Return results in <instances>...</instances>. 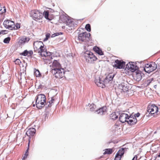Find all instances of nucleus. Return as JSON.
I'll use <instances>...</instances> for the list:
<instances>
[{"instance_id": "11", "label": "nucleus", "mask_w": 160, "mask_h": 160, "mask_svg": "<svg viewBox=\"0 0 160 160\" xmlns=\"http://www.w3.org/2000/svg\"><path fill=\"white\" fill-rule=\"evenodd\" d=\"M44 50L41 52L40 54H39L40 55L41 57L44 56L45 57V60H48L49 61H51L52 62V57H51V52H47V51L46 50L45 48L44 49Z\"/></svg>"}, {"instance_id": "5", "label": "nucleus", "mask_w": 160, "mask_h": 160, "mask_svg": "<svg viewBox=\"0 0 160 160\" xmlns=\"http://www.w3.org/2000/svg\"><path fill=\"white\" fill-rule=\"evenodd\" d=\"M52 72L56 78H62L64 75V70L61 68L56 69H53L52 70Z\"/></svg>"}, {"instance_id": "42", "label": "nucleus", "mask_w": 160, "mask_h": 160, "mask_svg": "<svg viewBox=\"0 0 160 160\" xmlns=\"http://www.w3.org/2000/svg\"><path fill=\"white\" fill-rule=\"evenodd\" d=\"M30 143V140H29V142L28 143V148H27V150L26 151V152L25 153H26V154H28V150H29V145Z\"/></svg>"}, {"instance_id": "22", "label": "nucleus", "mask_w": 160, "mask_h": 160, "mask_svg": "<svg viewBox=\"0 0 160 160\" xmlns=\"http://www.w3.org/2000/svg\"><path fill=\"white\" fill-rule=\"evenodd\" d=\"M93 49L95 52L100 55L103 54V52L102 50L97 47H94L93 48Z\"/></svg>"}, {"instance_id": "10", "label": "nucleus", "mask_w": 160, "mask_h": 160, "mask_svg": "<svg viewBox=\"0 0 160 160\" xmlns=\"http://www.w3.org/2000/svg\"><path fill=\"white\" fill-rule=\"evenodd\" d=\"M127 83L122 82L119 84L118 90L121 93L126 92L128 91L129 87L128 86Z\"/></svg>"}, {"instance_id": "29", "label": "nucleus", "mask_w": 160, "mask_h": 160, "mask_svg": "<svg viewBox=\"0 0 160 160\" xmlns=\"http://www.w3.org/2000/svg\"><path fill=\"white\" fill-rule=\"evenodd\" d=\"M34 74L36 77H39L41 76L40 73L38 70L35 69L34 71Z\"/></svg>"}, {"instance_id": "35", "label": "nucleus", "mask_w": 160, "mask_h": 160, "mask_svg": "<svg viewBox=\"0 0 160 160\" xmlns=\"http://www.w3.org/2000/svg\"><path fill=\"white\" fill-rule=\"evenodd\" d=\"M21 63L20 60L18 59H16L15 61V63L16 64L19 65Z\"/></svg>"}, {"instance_id": "28", "label": "nucleus", "mask_w": 160, "mask_h": 160, "mask_svg": "<svg viewBox=\"0 0 160 160\" xmlns=\"http://www.w3.org/2000/svg\"><path fill=\"white\" fill-rule=\"evenodd\" d=\"M43 16H44V17L48 20H50L48 18L49 12L47 11H44L43 12Z\"/></svg>"}, {"instance_id": "21", "label": "nucleus", "mask_w": 160, "mask_h": 160, "mask_svg": "<svg viewBox=\"0 0 160 160\" xmlns=\"http://www.w3.org/2000/svg\"><path fill=\"white\" fill-rule=\"evenodd\" d=\"M29 40V38L24 36L19 40V43L21 44H23L25 43L28 42Z\"/></svg>"}, {"instance_id": "32", "label": "nucleus", "mask_w": 160, "mask_h": 160, "mask_svg": "<svg viewBox=\"0 0 160 160\" xmlns=\"http://www.w3.org/2000/svg\"><path fill=\"white\" fill-rule=\"evenodd\" d=\"M51 35L49 33H47L46 34V38L43 39L44 41H47L48 39L50 37Z\"/></svg>"}, {"instance_id": "26", "label": "nucleus", "mask_w": 160, "mask_h": 160, "mask_svg": "<svg viewBox=\"0 0 160 160\" xmlns=\"http://www.w3.org/2000/svg\"><path fill=\"white\" fill-rule=\"evenodd\" d=\"M112 152V149L111 148L106 149L105 152L103 153V154H111Z\"/></svg>"}, {"instance_id": "25", "label": "nucleus", "mask_w": 160, "mask_h": 160, "mask_svg": "<svg viewBox=\"0 0 160 160\" xmlns=\"http://www.w3.org/2000/svg\"><path fill=\"white\" fill-rule=\"evenodd\" d=\"M127 149L126 148H122L119 150L117 154L119 155H120L122 156L123 155L125 150H126Z\"/></svg>"}, {"instance_id": "23", "label": "nucleus", "mask_w": 160, "mask_h": 160, "mask_svg": "<svg viewBox=\"0 0 160 160\" xmlns=\"http://www.w3.org/2000/svg\"><path fill=\"white\" fill-rule=\"evenodd\" d=\"M50 98L49 99V101L46 103V105H47V106L46 107H50L52 106V104L54 103V102L55 101V99L54 98V97H51V98L50 100H49Z\"/></svg>"}, {"instance_id": "20", "label": "nucleus", "mask_w": 160, "mask_h": 160, "mask_svg": "<svg viewBox=\"0 0 160 160\" xmlns=\"http://www.w3.org/2000/svg\"><path fill=\"white\" fill-rule=\"evenodd\" d=\"M61 65L57 60H54L53 62V63L52 65V70L53 69H55L60 68L61 67Z\"/></svg>"}, {"instance_id": "41", "label": "nucleus", "mask_w": 160, "mask_h": 160, "mask_svg": "<svg viewBox=\"0 0 160 160\" xmlns=\"http://www.w3.org/2000/svg\"><path fill=\"white\" fill-rule=\"evenodd\" d=\"M7 30H2L0 32V33L1 34H6V33H7Z\"/></svg>"}, {"instance_id": "45", "label": "nucleus", "mask_w": 160, "mask_h": 160, "mask_svg": "<svg viewBox=\"0 0 160 160\" xmlns=\"http://www.w3.org/2000/svg\"><path fill=\"white\" fill-rule=\"evenodd\" d=\"M158 156L159 157H160V153H159V155H158Z\"/></svg>"}, {"instance_id": "31", "label": "nucleus", "mask_w": 160, "mask_h": 160, "mask_svg": "<svg viewBox=\"0 0 160 160\" xmlns=\"http://www.w3.org/2000/svg\"><path fill=\"white\" fill-rule=\"evenodd\" d=\"M85 28L88 32H90L91 30V26L89 24H88L85 26Z\"/></svg>"}, {"instance_id": "13", "label": "nucleus", "mask_w": 160, "mask_h": 160, "mask_svg": "<svg viewBox=\"0 0 160 160\" xmlns=\"http://www.w3.org/2000/svg\"><path fill=\"white\" fill-rule=\"evenodd\" d=\"M148 112L149 114H153L158 111V108L155 105H149L147 108Z\"/></svg>"}, {"instance_id": "24", "label": "nucleus", "mask_w": 160, "mask_h": 160, "mask_svg": "<svg viewBox=\"0 0 160 160\" xmlns=\"http://www.w3.org/2000/svg\"><path fill=\"white\" fill-rule=\"evenodd\" d=\"M119 113L118 112L112 113L110 116V117L112 119L115 120L118 118Z\"/></svg>"}, {"instance_id": "17", "label": "nucleus", "mask_w": 160, "mask_h": 160, "mask_svg": "<svg viewBox=\"0 0 160 160\" xmlns=\"http://www.w3.org/2000/svg\"><path fill=\"white\" fill-rule=\"evenodd\" d=\"M127 122L130 125H133L135 124L137 122V120L135 117L133 116V115L132 114L128 117Z\"/></svg>"}, {"instance_id": "2", "label": "nucleus", "mask_w": 160, "mask_h": 160, "mask_svg": "<svg viewBox=\"0 0 160 160\" xmlns=\"http://www.w3.org/2000/svg\"><path fill=\"white\" fill-rule=\"evenodd\" d=\"M46 98L45 96L43 94L38 95L37 97L36 104L37 107L41 109L45 106L44 103L46 102Z\"/></svg>"}, {"instance_id": "3", "label": "nucleus", "mask_w": 160, "mask_h": 160, "mask_svg": "<svg viewBox=\"0 0 160 160\" xmlns=\"http://www.w3.org/2000/svg\"><path fill=\"white\" fill-rule=\"evenodd\" d=\"M84 58L87 62L91 63H93L97 59L94 54L89 51H87L85 52Z\"/></svg>"}, {"instance_id": "8", "label": "nucleus", "mask_w": 160, "mask_h": 160, "mask_svg": "<svg viewBox=\"0 0 160 160\" xmlns=\"http://www.w3.org/2000/svg\"><path fill=\"white\" fill-rule=\"evenodd\" d=\"M90 36V33L87 32H83L79 34L78 37V40L79 41L86 42L88 40Z\"/></svg>"}, {"instance_id": "43", "label": "nucleus", "mask_w": 160, "mask_h": 160, "mask_svg": "<svg viewBox=\"0 0 160 160\" xmlns=\"http://www.w3.org/2000/svg\"><path fill=\"white\" fill-rule=\"evenodd\" d=\"M137 157L135 156L133 158L132 160H137Z\"/></svg>"}, {"instance_id": "30", "label": "nucleus", "mask_w": 160, "mask_h": 160, "mask_svg": "<svg viewBox=\"0 0 160 160\" xmlns=\"http://www.w3.org/2000/svg\"><path fill=\"white\" fill-rule=\"evenodd\" d=\"M11 38L10 37H8V38H5L3 40V42L5 43H8L10 41V40Z\"/></svg>"}, {"instance_id": "37", "label": "nucleus", "mask_w": 160, "mask_h": 160, "mask_svg": "<svg viewBox=\"0 0 160 160\" xmlns=\"http://www.w3.org/2000/svg\"><path fill=\"white\" fill-rule=\"evenodd\" d=\"M20 28V24L18 23H17L15 25V28H14L15 29H17Z\"/></svg>"}, {"instance_id": "16", "label": "nucleus", "mask_w": 160, "mask_h": 160, "mask_svg": "<svg viewBox=\"0 0 160 160\" xmlns=\"http://www.w3.org/2000/svg\"><path fill=\"white\" fill-rule=\"evenodd\" d=\"M128 114L125 113H122L120 115L119 119L121 122L124 123L127 122V120L128 119Z\"/></svg>"}, {"instance_id": "9", "label": "nucleus", "mask_w": 160, "mask_h": 160, "mask_svg": "<svg viewBox=\"0 0 160 160\" xmlns=\"http://www.w3.org/2000/svg\"><path fill=\"white\" fill-rule=\"evenodd\" d=\"M4 27L10 30H12L15 28V25L14 22L8 20H5L3 22Z\"/></svg>"}, {"instance_id": "36", "label": "nucleus", "mask_w": 160, "mask_h": 160, "mask_svg": "<svg viewBox=\"0 0 160 160\" xmlns=\"http://www.w3.org/2000/svg\"><path fill=\"white\" fill-rule=\"evenodd\" d=\"M153 80V78H151V79L147 80L146 81V82L147 84V85H149Z\"/></svg>"}, {"instance_id": "15", "label": "nucleus", "mask_w": 160, "mask_h": 160, "mask_svg": "<svg viewBox=\"0 0 160 160\" xmlns=\"http://www.w3.org/2000/svg\"><path fill=\"white\" fill-rule=\"evenodd\" d=\"M66 22V28L69 30H72L74 28V25L73 22L71 19H67Z\"/></svg>"}, {"instance_id": "7", "label": "nucleus", "mask_w": 160, "mask_h": 160, "mask_svg": "<svg viewBox=\"0 0 160 160\" xmlns=\"http://www.w3.org/2000/svg\"><path fill=\"white\" fill-rule=\"evenodd\" d=\"M157 67V65L155 62H151L150 64L145 65L144 67L145 72L149 73L155 70Z\"/></svg>"}, {"instance_id": "38", "label": "nucleus", "mask_w": 160, "mask_h": 160, "mask_svg": "<svg viewBox=\"0 0 160 160\" xmlns=\"http://www.w3.org/2000/svg\"><path fill=\"white\" fill-rule=\"evenodd\" d=\"M59 34L58 32H56L52 34L51 36V37L52 38H53L55 37V36H58V35H59Z\"/></svg>"}, {"instance_id": "12", "label": "nucleus", "mask_w": 160, "mask_h": 160, "mask_svg": "<svg viewBox=\"0 0 160 160\" xmlns=\"http://www.w3.org/2000/svg\"><path fill=\"white\" fill-rule=\"evenodd\" d=\"M125 64L124 62L117 59L115 61L114 64L113 65V66L117 68L122 69L124 68Z\"/></svg>"}, {"instance_id": "18", "label": "nucleus", "mask_w": 160, "mask_h": 160, "mask_svg": "<svg viewBox=\"0 0 160 160\" xmlns=\"http://www.w3.org/2000/svg\"><path fill=\"white\" fill-rule=\"evenodd\" d=\"M35 132L36 130L34 128H30L27 131L26 134L30 138L34 135Z\"/></svg>"}, {"instance_id": "1", "label": "nucleus", "mask_w": 160, "mask_h": 160, "mask_svg": "<svg viewBox=\"0 0 160 160\" xmlns=\"http://www.w3.org/2000/svg\"><path fill=\"white\" fill-rule=\"evenodd\" d=\"M114 75H108L103 80L100 77H96L95 78V82L96 85L99 87L103 88L105 87V83L107 82H109L112 81L113 77Z\"/></svg>"}, {"instance_id": "6", "label": "nucleus", "mask_w": 160, "mask_h": 160, "mask_svg": "<svg viewBox=\"0 0 160 160\" xmlns=\"http://www.w3.org/2000/svg\"><path fill=\"white\" fill-rule=\"evenodd\" d=\"M34 51L40 54L41 52L43 51L44 48L43 42L41 41H36L33 43Z\"/></svg>"}, {"instance_id": "34", "label": "nucleus", "mask_w": 160, "mask_h": 160, "mask_svg": "<svg viewBox=\"0 0 160 160\" xmlns=\"http://www.w3.org/2000/svg\"><path fill=\"white\" fill-rule=\"evenodd\" d=\"M121 158V156L116 154L114 160H120Z\"/></svg>"}, {"instance_id": "46", "label": "nucleus", "mask_w": 160, "mask_h": 160, "mask_svg": "<svg viewBox=\"0 0 160 160\" xmlns=\"http://www.w3.org/2000/svg\"><path fill=\"white\" fill-rule=\"evenodd\" d=\"M3 9H4V8H3ZM4 9H2V11H3V10Z\"/></svg>"}, {"instance_id": "4", "label": "nucleus", "mask_w": 160, "mask_h": 160, "mask_svg": "<svg viewBox=\"0 0 160 160\" xmlns=\"http://www.w3.org/2000/svg\"><path fill=\"white\" fill-rule=\"evenodd\" d=\"M30 14V16L34 20L39 22H42V19L43 17V15L39 11L36 10H32L31 11Z\"/></svg>"}, {"instance_id": "40", "label": "nucleus", "mask_w": 160, "mask_h": 160, "mask_svg": "<svg viewBox=\"0 0 160 160\" xmlns=\"http://www.w3.org/2000/svg\"><path fill=\"white\" fill-rule=\"evenodd\" d=\"M140 115V114L139 113H137L136 114H135L134 115H133V117H135V118H136V117H138Z\"/></svg>"}, {"instance_id": "14", "label": "nucleus", "mask_w": 160, "mask_h": 160, "mask_svg": "<svg viewBox=\"0 0 160 160\" xmlns=\"http://www.w3.org/2000/svg\"><path fill=\"white\" fill-rule=\"evenodd\" d=\"M126 68L134 72L137 69V67L134 62H130L126 65Z\"/></svg>"}, {"instance_id": "44", "label": "nucleus", "mask_w": 160, "mask_h": 160, "mask_svg": "<svg viewBox=\"0 0 160 160\" xmlns=\"http://www.w3.org/2000/svg\"><path fill=\"white\" fill-rule=\"evenodd\" d=\"M158 68L160 69V63L158 65Z\"/></svg>"}, {"instance_id": "33", "label": "nucleus", "mask_w": 160, "mask_h": 160, "mask_svg": "<svg viewBox=\"0 0 160 160\" xmlns=\"http://www.w3.org/2000/svg\"><path fill=\"white\" fill-rule=\"evenodd\" d=\"M28 52L27 50H25L24 52L21 53L20 54L23 56H26L28 55Z\"/></svg>"}, {"instance_id": "19", "label": "nucleus", "mask_w": 160, "mask_h": 160, "mask_svg": "<svg viewBox=\"0 0 160 160\" xmlns=\"http://www.w3.org/2000/svg\"><path fill=\"white\" fill-rule=\"evenodd\" d=\"M107 108L106 107H103L95 111V112L100 115L105 114L106 113Z\"/></svg>"}, {"instance_id": "39", "label": "nucleus", "mask_w": 160, "mask_h": 160, "mask_svg": "<svg viewBox=\"0 0 160 160\" xmlns=\"http://www.w3.org/2000/svg\"><path fill=\"white\" fill-rule=\"evenodd\" d=\"M28 155V154H26V153H25L24 154V156H23L22 159V160H25L26 158H27V157Z\"/></svg>"}, {"instance_id": "27", "label": "nucleus", "mask_w": 160, "mask_h": 160, "mask_svg": "<svg viewBox=\"0 0 160 160\" xmlns=\"http://www.w3.org/2000/svg\"><path fill=\"white\" fill-rule=\"evenodd\" d=\"M90 109L91 111H94L96 109V106L94 104L92 103L89 106Z\"/></svg>"}]
</instances>
